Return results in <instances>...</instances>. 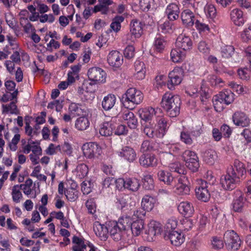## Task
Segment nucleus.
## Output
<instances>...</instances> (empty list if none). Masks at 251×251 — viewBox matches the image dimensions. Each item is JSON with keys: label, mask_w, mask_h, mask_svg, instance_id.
Masks as SVG:
<instances>
[{"label": "nucleus", "mask_w": 251, "mask_h": 251, "mask_svg": "<svg viewBox=\"0 0 251 251\" xmlns=\"http://www.w3.org/2000/svg\"><path fill=\"white\" fill-rule=\"evenodd\" d=\"M181 100L179 96L167 92L162 97L161 106L170 117H176L180 112Z\"/></svg>", "instance_id": "nucleus-1"}, {"label": "nucleus", "mask_w": 251, "mask_h": 251, "mask_svg": "<svg viewBox=\"0 0 251 251\" xmlns=\"http://www.w3.org/2000/svg\"><path fill=\"white\" fill-rule=\"evenodd\" d=\"M143 97L141 91L135 88H130L123 95L121 101L125 107L132 110L142 101Z\"/></svg>", "instance_id": "nucleus-2"}, {"label": "nucleus", "mask_w": 251, "mask_h": 251, "mask_svg": "<svg viewBox=\"0 0 251 251\" xmlns=\"http://www.w3.org/2000/svg\"><path fill=\"white\" fill-rule=\"evenodd\" d=\"M224 241L228 251H237L242 243L238 234L232 230H227L225 233Z\"/></svg>", "instance_id": "nucleus-3"}, {"label": "nucleus", "mask_w": 251, "mask_h": 251, "mask_svg": "<svg viewBox=\"0 0 251 251\" xmlns=\"http://www.w3.org/2000/svg\"><path fill=\"white\" fill-rule=\"evenodd\" d=\"M182 157L189 169L193 172L197 171L200 164L196 152L190 150H186L183 152Z\"/></svg>", "instance_id": "nucleus-4"}, {"label": "nucleus", "mask_w": 251, "mask_h": 251, "mask_svg": "<svg viewBox=\"0 0 251 251\" xmlns=\"http://www.w3.org/2000/svg\"><path fill=\"white\" fill-rule=\"evenodd\" d=\"M162 231V225L155 221H151L148 225V229L145 231L144 238L149 242H152L156 236Z\"/></svg>", "instance_id": "nucleus-5"}, {"label": "nucleus", "mask_w": 251, "mask_h": 251, "mask_svg": "<svg viewBox=\"0 0 251 251\" xmlns=\"http://www.w3.org/2000/svg\"><path fill=\"white\" fill-rule=\"evenodd\" d=\"M183 71L179 67H176L170 72L168 75L169 80L167 83L168 88L173 90L175 86L179 85L182 79Z\"/></svg>", "instance_id": "nucleus-6"}, {"label": "nucleus", "mask_w": 251, "mask_h": 251, "mask_svg": "<svg viewBox=\"0 0 251 251\" xmlns=\"http://www.w3.org/2000/svg\"><path fill=\"white\" fill-rule=\"evenodd\" d=\"M227 171L240 181L245 178L246 170L245 164L238 159L234 160L233 166Z\"/></svg>", "instance_id": "nucleus-7"}, {"label": "nucleus", "mask_w": 251, "mask_h": 251, "mask_svg": "<svg viewBox=\"0 0 251 251\" xmlns=\"http://www.w3.org/2000/svg\"><path fill=\"white\" fill-rule=\"evenodd\" d=\"M87 75L89 79L96 83H104L106 80V74L101 68L92 67L88 70Z\"/></svg>", "instance_id": "nucleus-8"}, {"label": "nucleus", "mask_w": 251, "mask_h": 251, "mask_svg": "<svg viewBox=\"0 0 251 251\" xmlns=\"http://www.w3.org/2000/svg\"><path fill=\"white\" fill-rule=\"evenodd\" d=\"M234 100V94L231 91L226 90L215 96L213 98V102L215 105H218V102L228 105L232 103Z\"/></svg>", "instance_id": "nucleus-9"}, {"label": "nucleus", "mask_w": 251, "mask_h": 251, "mask_svg": "<svg viewBox=\"0 0 251 251\" xmlns=\"http://www.w3.org/2000/svg\"><path fill=\"white\" fill-rule=\"evenodd\" d=\"M82 150L84 155L89 158H93L97 155H100L101 152V148L95 143L84 144L82 147Z\"/></svg>", "instance_id": "nucleus-10"}, {"label": "nucleus", "mask_w": 251, "mask_h": 251, "mask_svg": "<svg viewBox=\"0 0 251 251\" xmlns=\"http://www.w3.org/2000/svg\"><path fill=\"white\" fill-rule=\"evenodd\" d=\"M117 153L120 157L130 163L134 162L137 158L135 151L129 146L123 147Z\"/></svg>", "instance_id": "nucleus-11"}, {"label": "nucleus", "mask_w": 251, "mask_h": 251, "mask_svg": "<svg viewBox=\"0 0 251 251\" xmlns=\"http://www.w3.org/2000/svg\"><path fill=\"white\" fill-rule=\"evenodd\" d=\"M240 182L227 171L226 175L222 176L221 177L222 186L226 190H233Z\"/></svg>", "instance_id": "nucleus-12"}, {"label": "nucleus", "mask_w": 251, "mask_h": 251, "mask_svg": "<svg viewBox=\"0 0 251 251\" xmlns=\"http://www.w3.org/2000/svg\"><path fill=\"white\" fill-rule=\"evenodd\" d=\"M190 182L188 177L184 175L181 176L176 185L175 192L178 195H188L190 191Z\"/></svg>", "instance_id": "nucleus-13"}, {"label": "nucleus", "mask_w": 251, "mask_h": 251, "mask_svg": "<svg viewBox=\"0 0 251 251\" xmlns=\"http://www.w3.org/2000/svg\"><path fill=\"white\" fill-rule=\"evenodd\" d=\"M117 122L116 117L109 118L106 119L100 126V133L103 136H108L112 134L113 129L115 127Z\"/></svg>", "instance_id": "nucleus-14"}, {"label": "nucleus", "mask_w": 251, "mask_h": 251, "mask_svg": "<svg viewBox=\"0 0 251 251\" xmlns=\"http://www.w3.org/2000/svg\"><path fill=\"white\" fill-rule=\"evenodd\" d=\"M161 110L158 107L153 108L148 107L139 110L138 114L141 119L144 121H148L151 120L154 116L159 117L158 114H160Z\"/></svg>", "instance_id": "nucleus-15"}, {"label": "nucleus", "mask_w": 251, "mask_h": 251, "mask_svg": "<svg viewBox=\"0 0 251 251\" xmlns=\"http://www.w3.org/2000/svg\"><path fill=\"white\" fill-rule=\"evenodd\" d=\"M208 182L204 180H201V186L195 189L196 196L198 199L204 202L209 201L210 195L207 190Z\"/></svg>", "instance_id": "nucleus-16"}, {"label": "nucleus", "mask_w": 251, "mask_h": 251, "mask_svg": "<svg viewBox=\"0 0 251 251\" xmlns=\"http://www.w3.org/2000/svg\"><path fill=\"white\" fill-rule=\"evenodd\" d=\"M246 199L244 195L240 190L234 192V198L232 202L233 209L235 212H241L245 205Z\"/></svg>", "instance_id": "nucleus-17"}, {"label": "nucleus", "mask_w": 251, "mask_h": 251, "mask_svg": "<svg viewBox=\"0 0 251 251\" xmlns=\"http://www.w3.org/2000/svg\"><path fill=\"white\" fill-rule=\"evenodd\" d=\"M108 233L109 232L111 237L116 241L121 240L124 238L125 233L120 227L117 222H112L109 225Z\"/></svg>", "instance_id": "nucleus-18"}, {"label": "nucleus", "mask_w": 251, "mask_h": 251, "mask_svg": "<svg viewBox=\"0 0 251 251\" xmlns=\"http://www.w3.org/2000/svg\"><path fill=\"white\" fill-rule=\"evenodd\" d=\"M107 62L112 67H119L123 63L122 55L118 51L112 50L108 55Z\"/></svg>", "instance_id": "nucleus-19"}, {"label": "nucleus", "mask_w": 251, "mask_h": 251, "mask_svg": "<svg viewBox=\"0 0 251 251\" xmlns=\"http://www.w3.org/2000/svg\"><path fill=\"white\" fill-rule=\"evenodd\" d=\"M232 121L235 125L243 127L248 126L250 124L249 119L242 112H236L232 116Z\"/></svg>", "instance_id": "nucleus-20"}, {"label": "nucleus", "mask_w": 251, "mask_h": 251, "mask_svg": "<svg viewBox=\"0 0 251 251\" xmlns=\"http://www.w3.org/2000/svg\"><path fill=\"white\" fill-rule=\"evenodd\" d=\"M140 164L144 168L153 167L157 164L155 156L151 154H143L139 158Z\"/></svg>", "instance_id": "nucleus-21"}, {"label": "nucleus", "mask_w": 251, "mask_h": 251, "mask_svg": "<svg viewBox=\"0 0 251 251\" xmlns=\"http://www.w3.org/2000/svg\"><path fill=\"white\" fill-rule=\"evenodd\" d=\"M94 231L97 236L101 240H106L108 236V227L104 225L100 224L99 222H96L93 226Z\"/></svg>", "instance_id": "nucleus-22"}, {"label": "nucleus", "mask_w": 251, "mask_h": 251, "mask_svg": "<svg viewBox=\"0 0 251 251\" xmlns=\"http://www.w3.org/2000/svg\"><path fill=\"white\" fill-rule=\"evenodd\" d=\"M34 154H41L42 149L37 141H33L31 138L27 140V143L23 147V151L24 153L28 154L30 151Z\"/></svg>", "instance_id": "nucleus-23"}, {"label": "nucleus", "mask_w": 251, "mask_h": 251, "mask_svg": "<svg viewBox=\"0 0 251 251\" xmlns=\"http://www.w3.org/2000/svg\"><path fill=\"white\" fill-rule=\"evenodd\" d=\"M179 212L184 216L191 217L194 212L193 204L188 201L180 202L177 206Z\"/></svg>", "instance_id": "nucleus-24"}, {"label": "nucleus", "mask_w": 251, "mask_h": 251, "mask_svg": "<svg viewBox=\"0 0 251 251\" xmlns=\"http://www.w3.org/2000/svg\"><path fill=\"white\" fill-rule=\"evenodd\" d=\"M122 118L130 128L135 129L137 127L138 121L132 112L129 110L125 111L122 114Z\"/></svg>", "instance_id": "nucleus-25"}, {"label": "nucleus", "mask_w": 251, "mask_h": 251, "mask_svg": "<svg viewBox=\"0 0 251 251\" xmlns=\"http://www.w3.org/2000/svg\"><path fill=\"white\" fill-rule=\"evenodd\" d=\"M230 16L231 20L237 26H242L245 23L243 13L238 8L232 9L230 12Z\"/></svg>", "instance_id": "nucleus-26"}, {"label": "nucleus", "mask_w": 251, "mask_h": 251, "mask_svg": "<svg viewBox=\"0 0 251 251\" xmlns=\"http://www.w3.org/2000/svg\"><path fill=\"white\" fill-rule=\"evenodd\" d=\"M176 45V47L186 51L191 48L192 43L189 37L181 34L177 38Z\"/></svg>", "instance_id": "nucleus-27"}, {"label": "nucleus", "mask_w": 251, "mask_h": 251, "mask_svg": "<svg viewBox=\"0 0 251 251\" xmlns=\"http://www.w3.org/2000/svg\"><path fill=\"white\" fill-rule=\"evenodd\" d=\"M157 203V199L149 195H145L142 199L141 206L147 211H151Z\"/></svg>", "instance_id": "nucleus-28"}, {"label": "nucleus", "mask_w": 251, "mask_h": 251, "mask_svg": "<svg viewBox=\"0 0 251 251\" xmlns=\"http://www.w3.org/2000/svg\"><path fill=\"white\" fill-rule=\"evenodd\" d=\"M168 237L171 244L176 246L181 245L185 240L184 235L176 230L171 231Z\"/></svg>", "instance_id": "nucleus-29"}, {"label": "nucleus", "mask_w": 251, "mask_h": 251, "mask_svg": "<svg viewBox=\"0 0 251 251\" xmlns=\"http://www.w3.org/2000/svg\"><path fill=\"white\" fill-rule=\"evenodd\" d=\"M165 13L170 21L176 20L179 17V8L175 3L169 4L166 9Z\"/></svg>", "instance_id": "nucleus-30"}, {"label": "nucleus", "mask_w": 251, "mask_h": 251, "mask_svg": "<svg viewBox=\"0 0 251 251\" xmlns=\"http://www.w3.org/2000/svg\"><path fill=\"white\" fill-rule=\"evenodd\" d=\"M183 24L188 26H192L196 21L195 14L189 9L183 10L181 14Z\"/></svg>", "instance_id": "nucleus-31"}, {"label": "nucleus", "mask_w": 251, "mask_h": 251, "mask_svg": "<svg viewBox=\"0 0 251 251\" xmlns=\"http://www.w3.org/2000/svg\"><path fill=\"white\" fill-rule=\"evenodd\" d=\"M203 161L209 165H213L217 159L216 152L212 149H208L202 152Z\"/></svg>", "instance_id": "nucleus-32"}, {"label": "nucleus", "mask_w": 251, "mask_h": 251, "mask_svg": "<svg viewBox=\"0 0 251 251\" xmlns=\"http://www.w3.org/2000/svg\"><path fill=\"white\" fill-rule=\"evenodd\" d=\"M156 122L157 125L155 129L157 130L158 137L162 138L167 130V122L164 118L159 117L156 118Z\"/></svg>", "instance_id": "nucleus-33"}, {"label": "nucleus", "mask_w": 251, "mask_h": 251, "mask_svg": "<svg viewBox=\"0 0 251 251\" xmlns=\"http://www.w3.org/2000/svg\"><path fill=\"white\" fill-rule=\"evenodd\" d=\"M170 55L171 59L174 62L179 63L184 59L185 51L177 47L172 50Z\"/></svg>", "instance_id": "nucleus-34"}, {"label": "nucleus", "mask_w": 251, "mask_h": 251, "mask_svg": "<svg viewBox=\"0 0 251 251\" xmlns=\"http://www.w3.org/2000/svg\"><path fill=\"white\" fill-rule=\"evenodd\" d=\"M135 76L138 79H142L145 76L146 69L143 62L136 60L134 63Z\"/></svg>", "instance_id": "nucleus-35"}, {"label": "nucleus", "mask_w": 251, "mask_h": 251, "mask_svg": "<svg viewBox=\"0 0 251 251\" xmlns=\"http://www.w3.org/2000/svg\"><path fill=\"white\" fill-rule=\"evenodd\" d=\"M69 110L71 114L74 116H84L86 113L84 107L76 103H71Z\"/></svg>", "instance_id": "nucleus-36"}, {"label": "nucleus", "mask_w": 251, "mask_h": 251, "mask_svg": "<svg viewBox=\"0 0 251 251\" xmlns=\"http://www.w3.org/2000/svg\"><path fill=\"white\" fill-rule=\"evenodd\" d=\"M116 101V97L113 94H108L105 96L101 102L103 109L105 110H109L114 106Z\"/></svg>", "instance_id": "nucleus-37"}, {"label": "nucleus", "mask_w": 251, "mask_h": 251, "mask_svg": "<svg viewBox=\"0 0 251 251\" xmlns=\"http://www.w3.org/2000/svg\"><path fill=\"white\" fill-rule=\"evenodd\" d=\"M130 32L135 37L139 38L143 33V25L137 20H133L130 24Z\"/></svg>", "instance_id": "nucleus-38"}, {"label": "nucleus", "mask_w": 251, "mask_h": 251, "mask_svg": "<svg viewBox=\"0 0 251 251\" xmlns=\"http://www.w3.org/2000/svg\"><path fill=\"white\" fill-rule=\"evenodd\" d=\"M144 222L142 220H137L132 222L129 230H131L134 236L140 234L144 228Z\"/></svg>", "instance_id": "nucleus-39"}, {"label": "nucleus", "mask_w": 251, "mask_h": 251, "mask_svg": "<svg viewBox=\"0 0 251 251\" xmlns=\"http://www.w3.org/2000/svg\"><path fill=\"white\" fill-rule=\"evenodd\" d=\"M157 177L160 181L167 185H171L174 180V177L170 172L162 170L158 172Z\"/></svg>", "instance_id": "nucleus-40"}, {"label": "nucleus", "mask_w": 251, "mask_h": 251, "mask_svg": "<svg viewBox=\"0 0 251 251\" xmlns=\"http://www.w3.org/2000/svg\"><path fill=\"white\" fill-rule=\"evenodd\" d=\"M132 220L127 216H123L120 217L117 222L120 227L126 233V231L128 230L132 223Z\"/></svg>", "instance_id": "nucleus-41"}, {"label": "nucleus", "mask_w": 251, "mask_h": 251, "mask_svg": "<svg viewBox=\"0 0 251 251\" xmlns=\"http://www.w3.org/2000/svg\"><path fill=\"white\" fill-rule=\"evenodd\" d=\"M20 25L23 27L25 33L28 34L35 32V28L28 21L27 18L21 17L20 18Z\"/></svg>", "instance_id": "nucleus-42"}, {"label": "nucleus", "mask_w": 251, "mask_h": 251, "mask_svg": "<svg viewBox=\"0 0 251 251\" xmlns=\"http://www.w3.org/2000/svg\"><path fill=\"white\" fill-rule=\"evenodd\" d=\"M90 125L88 118L85 116H81L77 118L75 121V126L79 130L86 129Z\"/></svg>", "instance_id": "nucleus-43"}, {"label": "nucleus", "mask_w": 251, "mask_h": 251, "mask_svg": "<svg viewBox=\"0 0 251 251\" xmlns=\"http://www.w3.org/2000/svg\"><path fill=\"white\" fill-rule=\"evenodd\" d=\"M166 42L162 36L157 35L153 43V49L157 52H161L165 47Z\"/></svg>", "instance_id": "nucleus-44"}, {"label": "nucleus", "mask_w": 251, "mask_h": 251, "mask_svg": "<svg viewBox=\"0 0 251 251\" xmlns=\"http://www.w3.org/2000/svg\"><path fill=\"white\" fill-rule=\"evenodd\" d=\"M126 189L131 191H136L140 187L139 180L135 178H128L126 179Z\"/></svg>", "instance_id": "nucleus-45"}, {"label": "nucleus", "mask_w": 251, "mask_h": 251, "mask_svg": "<svg viewBox=\"0 0 251 251\" xmlns=\"http://www.w3.org/2000/svg\"><path fill=\"white\" fill-rule=\"evenodd\" d=\"M17 100H16L14 101L11 102L8 104H2V113L3 114L10 113L11 114L17 113V106L16 105Z\"/></svg>", "instance_id": "nucleus-46"}, {"label": "nucleus", "mask_w": 251, "mask_h": 251, "mask_svg": "<svg viewBox=\"0 0 251 251\" xmlns=\"http://www.w3.org/2000/svg\"><path fill=\"white\" fill-rule=\"evenodd\" d=\"M122 16H116L112 20L110 24V28L114 32H118L121 28V23L124 21Z\"/></svg>", "instance_id": "nucleus-47"}, {"label": "nucleus", "mask_w": 251, "mask_h": 251, "mask_svg": "<svg viewBox=\"0 0 251 251\" xmlns=\"http://www.w3.org/2000/svg\"><path fill=\"white\" fill-rule=\"evenodd\" d=\"M11 195L12 200L16 203H19L23 198L22 194L19 189V185H15L12 189Z\"/></svg>", "instance_id": "nucleus-48"}, {"label": "nucleus", "mask_w": 251, "mask_h": 251, "mask_svg": "<svg viewBox=\"0 0 251 251\" xmlns=\"http://www.w3.org/2000/svg\"><path fill=\"white\" fill-rule=\"evenodd\" d=\"M144 133L149 138L158 137L157 130L151 123L147 124L144 128Z\"/></svg>", "instance_id": "nucleus-49"}, {"label": "nucleus", "mask_w": 251, "mask_h": 251, "mask_svg": "<svg viewBox=\"0 0 251 251\" xmlns=\"http://www.w3.org/2000/svg\"><path fill=\"white\" fill-rule=\"evenodd\" d=\"M204 11L206 16L211 19H213L216 16L217 11L214 4L207 3L204 7Z\"/></svg>", "instance_id": "nucleus-50"}, {"label": "nucleus", "mask_w": 251, "mask_h": 251, "mask_svg": "<svg viewBox=\"0 0 251 251\" xmlns=\"http://www.w3.org/2000/svg\"><path fill=\"white\" fill-rule=\"evenodd\" d=\"M234 53V48L232 46H225L221 48V54L222 57L229 58Z\"/></svg>", "instance_id": "nucleus-51"}, {"label": "nucleus", "mask_w": 251, "mask_h": 251, "mask_svg": "<svg viewBox=\"0 0 251 251\" xmlns=\"http://www.w3.org/2000/svg\"><path fill=\"white\" fill-rule=\"evenodd\" d=\"M34 5H29L27 6L28 11L31 13V15L29 17V20L31 22L37 21L39 19V13L36 11V1H34Z\"/></svg>", "instance_id": "nucleus-52"}, {"label": "nucleus", "mask_w": 251, "mask_h": 251, "mask_svg": "<svg viewBox=\"0 0 251 251\" xmlns=\"http://www.w3.org/2000/svg\"><path fill=\"white\" fill-rule=\"evenodd\" d=\"M76 170V176L80 179L84 178L88 173V168L87 166L83 163L79 164L77 166Z\"/></svg>", "instance_id": "nucleus-53"}, {"label": "nucleus", "mask_w": 251, "mask_h": 251, "mask_svg": "<svg viewBox=\"0 0 251 251\" xmlns=\"http://www.w3.org/2000/svg\"><path fill=\"white\" fill-rule=\"evenodd\" d=\"M67 199L70 201H75L78 198V192L75 189L70 188L65 191Z\"/></svg>", "instance_id": "nucleus-54"}, {"label": "nucleus", "mask_w": 251, "mask_h": 251, "mask_svg": "<svg viewBox=\"0 0 251 251\" xmlns=\"http://www.w3.org/2000/svg\"><path fill=\"white\" fill-rule=\"evenodd\" d=\"M143 187L147 190H151L154 187L153 179L151 175L144 176L143 178Z\"/></svg>", "instance_id": "nucleus-55"}, {"label": "nucleus", "mask_w": 251, "mask_h": 251, "mask_svg": "<svg viewBox=\"0 0 251 251\" xmlns=\"http://www.w3.org/2000/svg\"><path fill=\"white\" fill-rule=\"evenodd\" d=\"M212 248L215 250H220L222 249L224 246V242L220 237L214 236L212 238L211 241Z\"/></svg>", "instance_id": "nucleus-56"}, {"label": "nucleus", "mask_w": 251, "mask_h": 251, "mask_svg": "<svg viewBox=\"0 0 251 251\" xmlns=\"http://www.w3.org/2000/svg\"><path fill=\"white\" fill-rule=\"evenodd\" d=\"M208 81L211 85L214 86L222 87L224 85L222 79L215 75H209Z\"/></svg>", "instance_id": "nucleus-57"}, {"label": "nucleus", "mask_w": 251, "mask_h": 251, "mask_svg": "<svg viewBox=\"0 0 251 251\" xmlns=\"http://www.w3.org/2000/svg\"><path fill=\"white\" fill-rule=\"evenodd\" d=\"M169 167L172 172H176L179 174H184L185 170L178 162L171 163L169 164Z\"/></svg>", "instance_id": "nucleus-58"}, {"label": "nucleus", "mask_w": 251, "mask_h": 251, "mask_svg": "<svg viewBox=\"0 0 251 251\" xmlns=\"http://www.w3.org/2000/svg\"><path fill=\"white\" fill-rule=\"evenodd\" d=\"M158 29L163 33H170L172 30V24L169 21H166L163 24H160Z\"/></svg>", "instance_id": "nucleus-59"}, {"label": "nucleus", "mask_w": 251, "mask_h": 251, "mask_svg": "<svg viewBox=\"0 0 251 251\" xmlns=\"http://www.w3.org/2000/svg\"><path fill=\"white\" fill-rule=\"evenodd\" d=\"M59 148V151L62 153L66 154L69 156L71 155L72 153V148L70 144L68 143H64L63 145H58Z\"/></svg>", "instance_id": "nucleus-60"}, {"label": "nucleus", "mask_w": 251, "mask_h": 251, "mask_svg": "<svg viewBox=\"0 0 251 251\" xmlns=\"http://www.w3.org/2000/svg\"><path fill=\"white\" fill-rule=\"evenodd\" d=\"M243 40L247 42L251 40V24L248 25L241 34Z\"/></svg>", "instance_id": "nucleus-61"}, {"label": "nucleus", "mask_w": 251, "mask_h": 251, "mask_svg": "<svg viewBox=\"0 0 251 251\" xmlns=\"http://www.w3.org/2000/svg\"><path fill=\"white\" fill-rule=\"evenodd\" d=\"M195 26L196 28L200 32H206L209 31V27L208 25L203 21L197 20L195 21Z\"/></svg>", "instance_id": "nucleus-62"}, {"label": "nucleus", "mask_w": 251, "mask_h": 251, "mask_svg": "<svg viewBox=\"0 0 251 251\" xmlns=\"http://www.w3.org/2000/svg\"><path fill=\"white\" fill-rule=\"evenodd\" d=\"M39 19L40 22L42 23L46 22L52 23L55 20V18L52 14H47L44 13L42 14L41 15H39Z\"/></svg>", "instance_id": "nucleus-63"}, {"label": "nucleus", "mask_w": 251, "mask_h": 251, "mask_svg": "<svg viewBox=\"0 0 251 251\" xmlns=\"http://www.w3.org/2000/svg\"><path fill=\"white\" fill-rule=\"evenodd\" d=\"M199 50L203 54H208L210 52V48L209 45L205 41H201L198 45Z\"/></svg>", "instance_id": "nucleus-64"}]
</instances>
